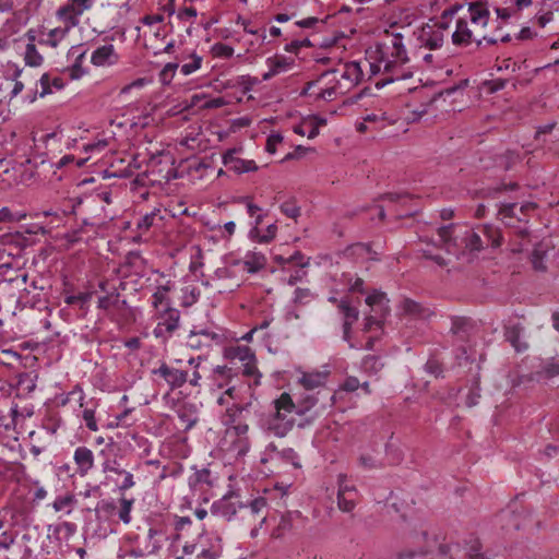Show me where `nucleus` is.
Here are the masks:
<instances>
[{"mask_svg": "<svg viewBox=\"0 0 559 559\" xmlns=\"http://www.w3.org/2000/svg\"><path fill=\"white\" fill-rule=\"evenodd\" d=\"M361 76L362 71L357 62H347L341 68L323 72L318 82H324L326 87L317 95V99L331 102L346 94L359 83Z\"/></svg>", "mask_w": 559, "mask_h": 559, "instance_id": "nucleus-1", "label": "nucleus"}, {"mask_svg": "<svg viewBox=\"0 0 559 559\" xmlns=\"http://www.w3.org/2000/svg\"><path fill=\"white\" fill-rule=\"evenodd\" d=\"M274 412L263 415L260 419V427L267 433L277 438H284L293 429L295 419L294 400L289 393H282L273 402Z\"/></svg>", "mask_w": 559, "mask_h": 559, "instance_id": "nucleus-2", "label": "nucleus"}, {"mask_svg": "<svg viewBox=\"0 0 559 559\" xmlns=\"http://www.w3.org/2000/svg\"><path fill=\"white\" fill-rule=\"evenodd\" d=\"M267 506L266 499L259 497L253 499L249 504L240 507L238 525L243 528H250L251 537L258 535L259 528L265 523L267 514L264 511Z\"/></svg>", "mask_w": 559, "mask_h": 559, "instance_id": "nucleus-3", "label": "nucleus"}, {"mask_svg": "<svg viewBox=\"0 0 559 559\" xmlns=\"http://www.w3.org/2000/svg\"><path fill=\"white\" fill-rule=\"evenodd\" d=\"M334 403L335 394L330 389H320L317 392L305 391L296 402L294 401V412L302 416L316 406L325 411L333 407Z\"/></svg>", "mask_w": 559, "mask_h": 559, "instance_id": "nucleus-4", "label": "nucleus"}, {"mask_svg": "<svg viewBox=\"0 0 559 559\" xmlns=\"http://www.w3.org/2000/svg\"><path fill=\"white\" fill-rule=\"evenodd\" d=\"M465 248L469 251H480L484 246L499 247L501 235L498 228L483 225L478 231L468 230L464 237Z\"/></svg>", "mask_w": 559, "mask_h": 559, "instance_id": "nucleus-5", "label": "nucleus"}, {"mask_svg": "<svg viewBox=\"0 0 559 559\" xmlns=\"http://www.w3.org/2000/svg\"><path fill=\"white\" fill-rule=\"evenodd\" d=\"M240 507H242V503L238 500V496L235 493L225 495L212 504L211 513L227 522L238 523Z\"/></svg>", "mask_w": 559, "mask_h": 559, "instance_id": "nucleus-6", "label": "nucleus"}, {"mask_svg": "<svg viewBox=\"0 0 559 559\" xmlns=\"http://www.w3.org/2000/svg\"><path fill=\"white\" fill-rule=\"evenodd\" d=\"M87 212L91 214L88 218L83 219V226L79 229L73 230L69 234L70 241H79L82 239L81 233L84 226L99 227L106 223L108 218H111L106 211V207L99 204L97 201L91 199L86 200Z\"/></svg>", "mask_w": 559, "mask_h": 559, "instance_id": "nucleus-7", "label": "nucleus"}, {"mask_svg": "<svg viewBox=\"0 0 559 559\" xmlns=\"http://www.w3.org/2000/svg\"><path fill=\"white\" fill-rule=\"evenodd\" d=\"M107 479L114 481L120 491H126L135 485L133 474L123 469L117 460H107L103 464Z\"/></svg>", "mask_w": 559, "mask_h": 559, "instance_id": "nucleus-8", "label": "nucleus"}, {"mask_svg": "<svg viewBox=\"0 0 559 559\" xmlns=\"http://www.w3.org/2000/svg\"><path fill=\"white\" fill-rule=\"evenodd\" d=\"M439 550L442 555L449 554L451 559H486L477 539L471 540L467 547H462L459 544L440 545Z\"/></svg>", "mask_w": 559, "mask_h": 559, "instance_id": "nucleus-9", "label": "nucleus"}, {"mask_svg": "<svg viewBox=\"0 0 559 559\" xmlns=\"http://www.w3.org/2000/svg\"><path fill=\"white\" fill-rule=\"evenodd\" d=\"M222 337L219 334L207 329L197 330L195 328L190 331L186 345L194 350L209 349L213 344H219Z\"/></svg>", "mask_w": 559, "mask_h": 559, "instance_id": "nucleus-10", "label": "nucleus"}, {"mask_svg": "<svg viewBox=\"0 0 559 559\" xmlns=\"http://www.w3.org/2000/svg\"><path fill=\"white\" fill-rule=\"evenodd\" d=\"M241 148H229L223 154V164L231 171L241 175L251 171H257L259 169L258 165L252 159H243L236 156Z\"/></svg>", "mask_w": 559, "mask_h": 559, "instance_id": "nucleus-11", "label": "nucleus"}, {"mask_svg": "<svg viewBox=\"0 0 559 559\" xmlns=\"http://www.w3.org/2000/svg\"><path fill=\"white\" fill-rule=\"evenodd\" d=\"M165 380L170 391L180 389L188 381V371L162 362L157 369L152 371Z\"/></svg>", "mask_w": 559, "mask_h": 559, "instance_id": "nucleus-12", "label": "nucleus"}, {"mask_svg": "<svg viewBox=\"0 0 559 559\" xmlns=\"http://www.w3.org/2000/svg\"><path fill=\"white\" fill-rule=\"evenodd\" d=\"M168 539L166 532L162 525L155 524L148 528L146 543L139 548L144 555H153L158 552Z\"/></svg>", "mask_w": 559, "mask_h": 559, "instance_id": "nucleus-13", "label": "nucleus"}, {"mask_svg": "<svg viewBox=\"0 0 559 559\" xmlns=\"http://www.w3.org/2000/svg\"><path fill=\"white\" fill-rule=\"evenodd\" d=\"M476 33L469 27V23L466 19H459L456 21V28L452 34V43L457 47H467L472 43H476Z\"/></svg>", "mask_w": 559, "mask_h": 559, "instance_id": "nucleus-14", "label": "nucleus"}, {"mask_svg": "<svg viewBox=\"0 0 559 559\" xmlns=\"http://www.w3.org/2000/svg\"><path fill=\"white\" fill-rule=\"evenodd\" d=\"M163 321H160L154 329L156 337L163 336L164 333L171 334L179 326L180 312L177 309L167 307L163 313Z\"/></svg>", "mask_w": 559, "mask_h": 559, "instance_id": "nucleus-15", "label": "nucleus"}, {"mask_svg": "<svg viewBox=\"0 0 559 559\" xmlns=\"http://www.w3.org/2000/svg\"><path fill=\"white\" fill-rule=\"evenodd\" d=\"M391 57L393 60H388L384 63V72H390L397 62L406 63L408 61L406 49L403 45V36L400 33L393 34L391 38Z\"/></svg>", "mask_w": 559, "mask_h": 559, "instance_id": "nucleus-16", "label": "nucleus"}, {"mask_svg": "<svg viewBox=\"0 0 559 559\" xmlns=\"http://www.w3.org/2000/svg\"><path fill=\"white\" fill-rule=\"evenodd\" d=\"M399 308L403 316L415 320H427L432 314L429 308L424 307L421 304L411 298H404Z\"/></svg>", "mask_w": 559, "mask_h": 559, "instance_id": "nucleus-17", "label": "nucleus"}, {"mask_svg": "<svg viewBox=\"0 0 559 559\" xmlns=\"http://www.w3.org/2000/svg\"><path fill=\"white\" fill-rule=\"evenodd\" d=\"M469 22L474 27V31L484 28L487 26L490 17V12L487 5L483 2H472L468 7Z\"/></svg>", "mask_w": 559, "mask_h": 559, "instance_id": "nucleus-18", "label": "nucleus"}, {"mask_svg": "<svg viewBox=\"0 0 559 559\" xmlns=\"http://www.w3.org/2000/svg\"><path fill=\"white\" fill-rule=\"evenodd\" d=\"M267 452L271 460L281 461L285 464H290L294 468H300L299 456L293 448H285L278 450L274 443L267 445Z\"/></svg>", "mask_w": 559, "mask_h": 559, "instance_id": "nucleus-19", "label": "nucleus"}, {"mask_svg": "<svg viewBox=\"0 0 559 559\" xmlns=\"http://www.w3.org/2000/svg\"><path fill=\"white\" fill-rule=\"evenodd\" d=\"M127 306V300L121 299L120 294L117 290L99 297L97 302V308L106 311L108 314H111L115 311H122Z\"/></svg>", "mask_w": 559, "mask_h": 559, "instance_id": "nucleus-20", "label": "nucleus"}, {"mask_svg": "<svg viewBox=\"0 0 559 559\" xmlns=\"http://www.w3.org/2000/svg\"><path fill=\"white\" fill-rule=\"evenodd\" d=\"M223 546L222 538L216 536L209 547H201L193 558H185V556H175V559H218L222 556Z\"/></svg>", "mask_w": 559, "mask_h": 559, "instance_id": "nucleus-21", "label": "nucleus"}, {"mask_svg": "<svg viewBox=\"0 0 559 559\" xmlns=\"http://www.w3.org/2000/svg\"><path fill=\"white\" fill-rule=\"evenodd\" d=\"M524 326L520 323L509 324L504 326V337L515 348L516 352H522L527 348V344L521 341V335Z\"/></svg>", "mask_w": 559, "mask_h": 559, "instance_id": "nucleus-22", "label": "nucleus"}, {"mask_svg": "<svg viewBox=\"0 0 559 559\" xmlns=\"http://www.w3.org/2000/svg\"><path fill=\"white\" fill-rule=\"evenodd\" d=\"M76 8V5L69 1L58 9L57 16L64 22L68 27L76 26L80 23V16L83 14V11H79Z\"/></svg>", "mask_w": 559, "mask_h": 559, "instance_id": "nucleus-23", "label": "nucleus"}, {"mask_svg": "<svg viewBox=\"0 0 559 559\" xmlns=\"http://www.w3.org/2000/svg\"><path fill=\"white\" fill-rule=\"evenodd\" d=\"M366 304L373 312H380L381 317H386L390 312L389 299L384 293L374 290L366 298Z\"/></svg>", "mask_w": 559, "mask_h": 559, "instance_id": "nucleus-24", "label": "nucleus"}, {"mask_svg": "<svg viewBox=\"0 0 559 559\" xmlns=\"http://www.w3.org/2000/svg\"><path fill=\"white\" fill-rule=\"evenodd\" d=\"M326 373L323 372H310L304 373L299 382L304 386L305 391L313 392L316 389L325 388Z\"/></svg>", "mask_w": 559, "mask_h": 559, "instance_id": "nucleus-25", "label": "nucleus"}, {"mask_svg": "<svg viewBox=\"0 0 559 559\" xmlns=\"http://www.w3.org/2000/svg\"><path fill=\"white\" fill-rule=\"evenodd\" d=\"M74 461L82 474H86L94 465L93 452L86 447H79L74 452Z\"/></svg>", "mask_w": 559, "mask_h": 559, "instance_id": "nucleus-26", "label": "nucleus"}, {"mask_svg": "<svg viewBox=\"0 0 559 559\" xmlns=\"http://www.w3.org/2000/svg\"><path fill=\"white\" fill-rule=\"evenodd\" d=\"M453 228V224L442 226L438 229V235L442 242L441 248H443L448 253L455 254L459 245L456 238L452 236Z\"/></svg>", "mask_w": 559, "mask_h": 559, "instance_id": "nucleus-27", "label": "nucleus"}, {"mask_svg": "<svg viewBox=\"0 0 559 559\" xmlns=\"http://www.w3.org/2000/svg\"><path fill=\"white\" fill-rule=\"evenodd\" d=\"M115 57V49L112 45H104L93 51L91 60L95 66L111 64Z\"/></svg>", "mask_w": 559, "mask_h": 559, "instance_id": "nucleus-28", "label": "nucleus"}, {"mask_svg": "<svg viewBox=\"0 0 559 559\" xmlns=\"http://www.w3.org/2000/svg\"><path fill=\"white\" fill-rule=\"evenodd\" d=\"M444 40V36L442 29H432L429 31L424 29L421 34V41L425 47L435 50L442 47Z\"/></svg>", "mask_w": 559, "mask_h": 559, "instance_id": "nucleus-29", "label": "nucleus"}, {"mask_svg": "<svg viewBox=\"0 0 559 559\" xmlns=\"http://www.w3.org/2000/svg\"><path fill=\"white\" fill-rule=\"evenodd\" d=\"M475 328L474 321L466 317H455L452 319L451 332L454 335L465 338Z\"/></svg>", "mask_w": 559, "mask_h": 559, "instance_id": "nucleus-30", "label": "nucleus"}, {"mask_svg": "<svg viewBox=\"0 0 559 559\" xmlns=\"http://www.w3.org/2000/svg\"><path fill=\"white\" fill-rule=\"evenodd\" d=\"M245 269L249 273H257L266 265V258L261 252H248L243 261Z\"/></svg>", "mask_w": 559, "mask_h": 559, "instance_id": "nucleus-31", "label": "nucleus"}, {"mask_svg": "<svg viewBox=\"0 0 559 559\" xmlns=\"http://www.w3.org/2000/svg\"><path fill=\"white\" fill-rule=\"evenodd\" d=\"M27 37L29 38V43L26 45L25 48V63L31 67H38L43 63V57L37 51L36 46L34 44L35 41V35L32 31L27 33Z\"/></svg>", "mask_w": 559, "mask_h": 559, "instance_id": "nucleus-32", "label": "nucleus"}, {"mask_svg": "<svg viewBox=\"0 0 559 559\" xmlns=\"http://www.w3.org/2000/svg\"><path fill=\"white\" fill-rule=\"evenodd\" d=\"M548 251V245L544 242H539L534 247V250L531 254V262L533 269L535 271L545 272L547 266L545 264V258Z\"/></svg>", "mask_w": 559, "mask_h": 559, "instance_id": "nucleus-33", "label": "nucleus"}, {"mask_svg": "<svg viewBox=\"0 0 559 559\" xmlns=\"http://www.w3.org/2000/svg\"><path fill=\"white\" fill-rule=\"evenodd\" d=\"M41 92L39 93L40 97H44L50 93H52V88L59 91L64 86L63 80L59 76L50 79L49 74L44 73L39 80Z\"/></svg>", "mask_w": 559, "mask_h": 559, "instance_id": "nucleus-34", "label": "nucleus"}, {"mask_svg": "<svg viewBox=\"0 0 559 559\" xmlns=\"http://www.w3.org/2000/svg\"><path fill=\"white\" fill-rule=\"evenodd\" d=\"M337 309L343 314V321L356 322L359 319L358 308L352 306L348 298L340 299Z\"/></svg>", "mask_w": 559, "mask_h": 559, "instance_id": "nucleus-35", "label": "nucleus"}, {"mask_svg": "<svg viewBox=\"0 0 559 559\" xmlns=\"http://www.w3.org/2000/svg\"><path fill=\"white\" fill-rule=\"evenodd\" d=\"M383 368L380 356L367 355L361 360V369L368 374H377Z\"/></svg>", "mask_w": 559, "mask_h": 559, "instance_id": "nucleus-36", "label": "nucleus"}, {"mask_svg": "<svg viewBox=\"0 0 559 559\" xmlns=\"http://www.w3.org/2000/svg\"><path fill=\"white\" fill-rule=\"evenodd\" d=\"M75 503V496L73 493H67L64 496L57 497L52 503V508L56 512L66 511L69 514Z\"/></svg>", "mask_w": 559, "mask_h": 559, "instance_id": "nucleus-37", "label": "nucleus"}, {"mask_svg": "<svg viewBox=\"0 0 559 559\" xmlns=\"http://www.w3.org/2000/svg\"><path fill=\"white\" fill-rule=\"evenodd\" d=\"M269 62L271 64L270 70L262 75L264 81L272 79L289 66V62L283 57L269 59Z\"/></svg>", "mask_w": 559, "mask_h": 559, "instance_id": "nucleus-38", "label": "nucleus"}, {"mask_svg": "<svg viewBox=\"0 0 559 559\" xmlns=\"http://www.w3.org/2000/svg\"><path fill=\"white\" fill-rule=\"evenodd\" d=\"M358 493H337V507L343 512H350L357 504Z\"/></svg>", "mask_w": 559, "mask_h": 559, "instance_id": "nucleus-39", "label": "nucleus"}, {"mask_svg": "<svg viewBox=\"0 0 559 559\" xmlns=\"http://www.w3.org/2000/svg\"><path fill=\"white\" fill-rule=\"evenodd\" d=\"M520 160L521 158L518 152L508 150L506 153L499 156L498 165L501 166L504 170H509Z\"/></svg>", "mask_w": 559, "mask_h": 559, "instance_id": "nucleus-40", "label": "nucleus"}, {"mask_svg": "<svg viewBox=\"0 0 559 559\" xmlns=\"http://www.w3.org/2000/svg\"><path fill=\"white\" fill-rule=\"evenodd\" d=\"M251 406V403L246 404H237L234 403L231 406L227 407L225 417L227 418V424H235L238 417L241 415L243 411H247Z\"/></svg>", "mask_w": 559, "mask_h": 559, "instance_id": "nucleus-41", "label": "nucleus"}, {"mask_svg": "<svg viewBox=\"0 0 559 559\" xmlns=\"http://www.w3.org/2000/svg\"><path fill=\"white\" fill-rule=\"evenodd\" d=\"M539 378L552 379L559 376V364L554 359L546 361L537 372Z\"/></svg>", "mask_w": 559, "mask_h": 559, "instance_id": "nucleus-42", "label": "nucleus"}, {"mask_svg": "<svg viewBox=\"0 0 559 559\" xmlns=\"http://www.w3.org/2000/svg\"><path fill=\"white\" fill-rule=\"evenodd\" d=\"M461 8H462V5L454 4V5H451L450 8L445 9L440 16V21L436 23V26L442 31L448 29L449 28V20H451Z\"/></svg>", "mask_w": 559, "mask_h": 559, "instance_id": "nucleus-43", "label": "nucleus"}, {"mask_svg": "<svg viewBox=\"0 0 559 559\" xmlns=\"http://www.w3.org/2000/svg\"><path fill=\"white\" fill-rule=\"evenodd\" d=\"M404 63H401V62H397L396 63V67H393L392 70L390 72H386L388 74H391L390 76L385 78L382 80V82H378L376 85L379 87V86H384L385 84L388 83H391V82H394L395 80H402V79H406V78H409L411 76V73L406 74L402 71L401 67L403 66Z\"/></svg>", "mask_w": 559, "mask_h": 559, "instance_id": "nucleus-44", "label": "nucleus"}, {"mask_svg": "<svg viewBox=\"0 0 559 559\" xmlns=\"http://www.w3.org/2000/svg\"><path fill=\"white\" fill-rule=\"evenodd\" d=\"M203 484L212 486L211 472L207 468L197 471L190 478V486H198Z\"/></svg>", "mask_w": 559, "mask_h": 559, "instance_id": "nucleus-45", "label": "nucleus"}, {"mask_svg": "<svg viewBox=\"0 0 559 559\" xmlns=\"http://www.w3.org/2000/svg\"><path fill=\"white\" fill-rule=\"evenodd\" d=\"M385 317H381L380 312H374V314H369L364 320V332H370L374 326L378 329H382L383 326V320Z\"/></svg>", "mask_w": 559, "mask_h": 559, "instance_id": "nucleus-46", "label": "nucleus"}, {"mask_svg": "<svg viewBox=\"0 0 559 559\" xmlns=\"http://www.w3.org/2000/svg\"><path fill=\"white\" fill-rule=\"evenodd\" d=\"M92 298V293H81L79 295L66 296L64 302L69 306L78 305L80 309H84Z\"/></svg>", "mask_w": 559, "mask_h": 559, "instance_id": "nucleus-47", "label": "nucleus"}, {"mask_svg": "<svg viewBox=\"0 0 559 559\" xmlns=\"http://www.w3.org/2000/svg\"><path fill=\"white\" fill-rule=\"evenodd\" d=\"M133 502H134L133 499H127V498L120 499V509L118 512V516L124 524H128L131 521L130 513H131Z\"/></svg>", "mask_w": 559, "mask_h": 559, "instance_id": "nucleus-48", "label": "nucleus"}, {"mask_svg": "<svg viewBox=\"0 0 559 559\" xmlns=\"http://www.w3.org/2000/svg\"><path fill=\"white\" fill-rule=\"evenodd\" d=\"M516 189H519V185L516 182L501 183L496 187L488 188L486 190V195L496 198L497 195L501 194L502 192L514 191Z\"/></svg>", "mask_w": 559, "mask_h": 559, "instance_id": "nucleus-49", "label": "nucleus"}, {"mask_svg": "<svg viewBox=\"0 0 559 559\" xmlns=\"http://www.w3.org/2000/svg\"><path fill=\"white\" fill-rule=\"evenodd\" d=\"M313 299V294L309 288H296L294 293V302L297 305H307Z\"/></svg>", "mask_w": 559, "mask_h": 559, "instance_id": "nucleus-50", "label": "nucleus"}, {"mask_svg": "<svg viewBox=\"0 0 559 559\" xmlns=\"http://www.w3.org/2000/svg\"><path fill=\"white\" fill-rule=\"evenodd\" d=\"M157 216L156 212H151L142 216L136 223V228L140 233H146L153 225L155 217Z\"/></svg>", "mask_w": 559, "mask_h": 559, "instance_id": "nucleus-51", "label": "nucleus"}, {"mask_svg": "<svg viewBox=\"0 0 559 559\" xmlns=\"http://www.w3.org/2000/svg\"><path fill=\"white\" fill-rule=\"evenodd\" d=\"M337 485H338L337 493H345V495L358 493V490L356 489V487L354 485L348 484L347 476L345 474L338 475Z\"/></svg>", "mask_w": 559, "mask_h": 559, "instance_id": "nucleus-52", "label": "nucleus"}, {"mask_svg": "<svg viewBox=\"0 0 559 559\" xmlns=\"http://www.w3.org/2000/svg\"><path fill=\"white\" fill-rule=\"evenodd\" d=\"M281 211L287 217L296 219L300 215V207L296 205L295 201H286L281 205Z\"/></svg>", "mask_w": 559, "mask_h": 559, "instance_id": "nucleus-53", "label": "nucleus"}, {"mask_svg": "<svg viewBox=\"0 0 559 559\" xmlns=\"http://www.w3.org/2000/svg\"><path fill=\"white\" fill-rule=\"evenodd\" d=\"M168 292L169 287L165 285L157 287L156 292L152 296V305L155 309H158V307L167 299Z\"/></svg>", "mask_w": 559, "mask_h": 559, "instance_id": "nucleus-54", "label": "nucleus"}, {"mask_svg": "<svg viewBox=\"0 0 559 559\" xmlns=\"http://www.w3.org/2000/svg\"><path fill=\"white\" fill-rule=\"evenodd\" d=\"M359 465L367 469L381 468L383 465L371 454H361L358 459Z\"/></svg>", "mask_w": 559, "mask_h": 559, "instance_id": "nucleus-55", "label": "nucleus"}, {"mask_svg": "<svg viewBox=\"0 0 559 559\" xmlns=\"http://www.w3.org/2000/svg\"><path fill=\"white\" fill-rule=\"evenodd\" d=\"M22 72L23 70L16 67L10 75V79L14 81V86L10 94L11 98L17 96L24 88V84L17 80L21 76Z\"/></svg>", "mask_w": 559, "mask_h": 559, "instance_id": "nucleus-56", "label": "nucleus"}, {"mask_svg": "<svg viewBox=\"0 0 559 559\" xmlns=\"http://www.w3.org/2000/svg\"><path fill=\"white\" fill-rule=\"evenodd\" d=\"M295 516L299 518L300 516V512L299 511H295V512H287L286 514H283L281 516L277 530H282V531L290 530L293 527V520H294Z\"/></svg>", "mask_w": 559, "mask_h": 559, "instance_id": "nucleus-57", "label": "nucleus"}, {"mask_svg": "<svg viewBox=\"0 0 559 559\" xmlns=\"http://www.w3.org/2000/svg\"><path fill=\"white\" fill-rule=\"evenodd\" d=\"M191 62L181 66L180 70L185 75H189L201 67L202 58L195 53L191 57Z\"/></svg>", "mask_w": 559, "mask_h": 559, "instance_id": "nucleus-58", "label": "nucleus"}, {"mask_svg": "<svg viewBox=\"0 0 559 559\" xmlns=\"http://www.w3.org/2000/svg\"><path fill=\"white\" fill-rule=\"evenodd\" d=\"M425 370L435 377H439L443 372V367L438 359L429 358L425 364Z\"/></svg>", "mask_w": 559, "mask_h": 559, "instance_id": "nucleus-59", "label": "nucleus"}, {"mask_svg": "<svg viewBox=\"0 0 559 559\" xmlns=\"http://www.w3.org/2000/svg\"><path fill=\"white\" fill-rule=\"evenodd\" d=\"M235 357L238 358L243 364L249 362L251 360H255V356H254L253 352L248 346L237 347Z\"/></svg>", "mask_w": 559, "mask_h": 559, "instance_id": "nucleus-60", "label": "nucleus"}, {"mask_svg": "<svg viewBox=\"0 0 559 559\" xmlns=\"http://www.w3.org/2000/svg\"><path fill=\"white\" fill-rule=\"evenodd\" d=\"M82 417L85 421L86 427L92 431H97L98 426L95 418V412L93 409L86 408L83 411Z\"/></svg>", "mask_w": 559, "mask_h": 559, "instance_id": "nucleus-61", "label": "nucleus"}, {"mask_svg": "<svg viewBox=\"0 0 559 559\" xmlns=\"http://www.w3.org/2000/svg\"><path fill=\"white\" fill-rule=\"evenodd\" d=\"M283 142V136L280 133H272L269 135L266 140L265 150L270 154H274L276 152V146Z\"/></svg>", "mask_w": 559, "mask_h": 559, "instance_id": "nucleus-62", "label": "nucleus"}, {"mask_svg": "<svg viewBox=\"0 0 559 559\" xmlns=\"http://www.w3.org/2000/svg\"><path fill=\"white\" fill-rule=\"evenodd\" d=\"M178 69V63H167L160 72V81L163 83H168L174 78L176 70Z\"/></svg>", "mask_w": 559, "mask_h": 559, "instance_id": "nucleus-63", "label": "nucleus"}, {"mask_svg": "<svg viewBox=\"0 0 559 559\" xmlns=\"http://www.w3.org/2000/svg\"><path fill=\"white\" fill-rule=\"evenodd\" d=\"M429 554V550H406L399 555L397 559H424Z\"/></svg>", "mask_w": 559, "mask_h": 559, "instance_id": "nucleus-64", "label": "nucleus"}]
</instances>
